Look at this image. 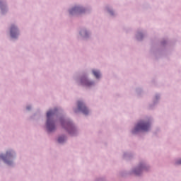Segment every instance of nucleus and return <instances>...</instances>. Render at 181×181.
<instances>
[{"label":"nucleus","mask_w":181,"mask_h":181,"mask_svg":"<svg viewBox=\"0 0 181 181\" xmlns=\"http://www.w3.org/2000/svg\"><path fill=\"white\" fill-rule=\"evenodd\" d=\"M54 112L53 110H49L47 112V128L49 131V132H52V131H54L55 127H54V122L53 120H52V117L54 115Z\"/></svg>","instance_id":"1"},{"label":"nucleus","mask_w":181,"mask_h":181,"mask_svg":"<svg viewBox=\"0 0 181 181\" xmlns=\"http://www.w3.org/2000/svg\"><path fill=\"white\" fill-rule=\"evenodd\" d=\"M150 127H151V124H149V122H145L144 121H141L136 124L133 132L135 133V132H138L139 131H148Z\"/></svg>","instance_id":"2"},{"label":"nucleus","mask_w":181,"mask_h":181,"mask_svg":"<svg viewBox=\"0 0 181 181\" xmlns=\"http://www.w3.org/2000/svg\"><path fill=\"white\" fill-rule=\"evenodd\" d=\"M78 108L79 111H82L83 114H85V115H87V114H88V110L87 109L86 105H84V103H83V102H78Z\"/></svg>","instance_id":"3"},{"label":"nucleus","mask_w":181,"mask_h":181,"mask_svg":"<svg viewBox=\"0 0 181 181\" xmlns=\"http://www.w3.org/2000/svg\"><path fill=\"white\" fill-rule=\"evenodd\" d=\"M10 33L11 37H16V36H18V28H16V26L11 25Z\"/></svg>","instance_id":"4"},{"label":"nucleus","mask_w":181,"mask_h":181,"mask_svg":"<svg viewBox=\"0 0 181 181\" xmlns=\"http://www.w3.org/2000/svg\"><path fill=\"white\" fill-rule=\"evenodd\" d=\"M66 125L67 127V131L69 132V134H73L74 132H76V129L71 124V123H66Z\"/></svg>","instance_id":"5"},{"label":"nucleus","mask_w":181,"mask_h":181,"mask_svg":"<svg viewBox=\"0 0 181 181\" xmlns=\"http://www.w3.org/2000/svg\"><path fill=\"white\" fill-rule=\"evenodd\" d=\"M9 156H11V152H7L5 156H1L0 158H1L6 163L11 165V162L8 161V158H9Z\"/></svg>","instance_id":"6"},{"label":"nucleus","mask_w":181,"mask_h":181,"mask_svg":"<svg viewBox=\"0 0 181 181\" xmlns=\"http://www.w3.org/2000/svg\"><path fill=\"white\" fill-rule=\"evenodd\" d=\"M73 12H78V13H81L83 10H81V7L76 6L69 11V13H71V15H73Z\"/></svg>","instance_id":"7"},{"label":"nucleus","mask_w":181,"mask_h":181,"mask_svg":"<svg viewBox=\"0 0 181 181\" xmlns=\"http://www.w3.org/2000/svg\"><path fill=\"white\" fill-rule=\"evenodd\" d=\"M81 83L83 84H85V86H91V84H93V83L89 82L87 78L85 79H81Z\"/></svg>","instance_id":"8"},{"label":"nucleus","mask_w":181,"mask_h":181,"mask_svg":"<svg viewBox=\"0 0 181 181\" xmlns=\"http://www.w3.org/2000/svg\"><path fill=\"white\" fill-rule=\"evenodd\" d=\"M93 74L95 76V77H96V78H100V71H95V70H93Z\"/></svg>","instance_id":"9"},{"label":"nucleus","mask_w":181,"mask_h":181,"mask_svg":"<svg viewBox=\"0 0 181 181\" xmlns=\"http://www.w3.org/2000/svg\"><path fill=\"white\" fill-rule=\"evenodd\" d=\"M64 141H66V138H64V136H60L58 139V142L59 144H63V142H64Z\"/></svg>","instance_id":"10"},{"label":"nucleus","mask_w":181,"mask_h":181,"mask_svg":"<svg viewBox=\"0 0 181 181\" xmlns=\"http://www.w3.org/2000/svg\"><path fill=\"white\" fill-rule=\"evenodd\" d=\"M178 165H181V160L177 163Z\"/></svg>","instance_id":"11"},{"label":"nucleus","mask_w":181,"mask_h":181,"mask_svg":"<svg viewBox=\"0 0 181 181\" xmlns=\"http://www.w3.org/2000/svg\"><path fill=\"white\" fill-rule=\"evenodd\" d=\"M61 124H62V127L64 126V123H63V122H61Z\"/></svg>","instance_id":"12"},{"label":"nucleus","mask_w":181,"mask_h":181,"mask_svg":"<svg viewBox=\"0 0 181 181\" xmlns=\"http://www.w3.org/2000/svg\"><path fill=\"white\" fill-rule=\"evenodd\" d=\"M30 108L29 107H27V110H30Z\"/></svg>","instance_id":"13"},{"label":"nucleus","mask_w":181,"mask_h":181,"mask_svg":"<svg viewBox=\"0 0 181 181\" xmlns=\"http://www.w3.org/2000/svg\"><path fill=\"white\" fill-rule=\"evenodd\" d=\"M136 175H138V173H136Z\"/></svg>","instance_id":"14"}]
</instances>
